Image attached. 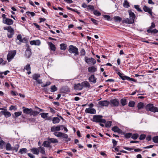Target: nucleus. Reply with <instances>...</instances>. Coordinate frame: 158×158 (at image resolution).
I'll use <instances>...</instances> for the list:
<instances>
[{
	"mask_svg": "<svg viewBox=\"0 0 158 158\" xmlns=\"http://www.w3.org/2000/svg\"><path fill=\"white\" fill-rule=\"evenodd\" d=\"M22 108L23 109V113L26 114H31L32 109L26 108L24 106H23Z\"/></svg>",
	"mask_w": 158,
	"mask_h": 158,
	"instance_id": "nucleus-17",
	"label": "nucleus"
},
{
	"mask_svg": "<svg viewBox=\"0 0 158 158\" xmlns=\"http://www.w3.org/2000/svg\"><path fill=\"white\" fill-rule=\"evenodd\" d=\"M132 134L131 133H126L125 135V137L127 138H129L132 136Z\"/></svg>",
	"mask_w": 158,
	"mask_h": 158,
	"instance_id": "nucleus-50",
	"label": "nucleus"
},
{
	"mask_svg": "<svg viewBox=\"0 0 158 158\" xmlns=\"http://www.w3.org/2000/svg\"><path fill=\"white\" fill-rule=\"evenodd\" d=\"M146 110L150 111L154 113L158 112V108L155 107L152 104H148L146 107Z\"/></svg>",
	"mask_w": 158,
	"mask_h": 158,
	"instance_id": "nucleus-3",
	"label": "nucleus"
},
{
	"mask_svg": "<svg viewBox=\"0 0 158 158\" xmlns=\"http://www.w3.org/2000/svg\"><path fill=\"white\" fill-rule=\"evenodd\" d=\"M1 113L4 115L6 117L8 118L10 117L11 116V114L8 111H2Z\"/></svg>",
	"mask_w": 158,
	"mask_h": 158,
	"instance_id": "nucleus-31",
	"label": "nucleus"
},
{
	"mask_svg": "<svg viewBox=\"0 0 158 158\" xmlns=\"http://www.w3.org/2000/svg\"><path fill=\"white\" fill-rule=\"evenodd\" d=\"M37 109L36 111L33 110L32 109V111L31 113V115L36 116L40 112L42 111L43 110L38 107H36Z\"/></svg>",
	"mask_w": 158,
	"mask_h": 158,
	"instance_id": "nucleus-11",
	"label": "nucleus"
},
{
	"mask_svg": "<svg viewBox=\"0 0 158 158\" xmlns=\"http://www.w3.org/2000/svg\"><path fill=\"white\" fill-rule=\"evenodd\" d=\"M57 88L55 85L51 86V91L53 92L57 90Z\"/></svg>",
	"mask_w": 158,
	"mask_h": 158,
	"instance_id": "nucleus-41",
	"label": "nucleus"
},
{
	"mask_svg": "<svg viewBox=\"0 0 158 158\" xmlns=\"http://www.w3.org/2000/svg\"><path fill=\"white\" fill-rule=\"evenodd\" d=\"M123 5L124 7L127 8H128L130 6L129 3L126 0L124 1Z\"/></svg>",
	"mask_w": 158,
	"mask_h": 158,
	"instance_id": "nucleus-33",
	"label": "nucleus"
},
{
	"mask_svg": "<svg viewBox=\"0 0 158 158\" xmlns=\"http://www.w3.org/2000/svg\"><path fill=\"white\" fill-rule=\"evenodd\" d=\"M110 102L113 106H118L119 104V102L118 99H112L110 100Z\"/></svg>",
	"mask_w": 158,
	"mask_h": 158,
	"instance_id": "nucleus-15",
	"label": "nucleus"
},
{
	"mask_svg": "<svg viewBox=\"0 0 158 158\" xmlns=\"http://www.w3.org/2000/svg\"><path fill=\"white\" fill-rule=\"evenodd\" d=\"M16 50H11L9 51L7 56V59L8 62H10L13 59L16 54Z\"/></svg>",
	"mask_w": 158,
	"mask_h": 158,
	"instance_id": "nucleus-5",
	"label": "nucleus"
},
{
	"mask_svg": "<svg viewBox=\"0 0 158 158\" xmlns=\"http://www.w3.org/2000/svg\"><path fill=\"white\" fill-rule=\"evenodd\" d=\"M85 61L88 64H90L92 63L93 64H95L96 63V61L95 59L91 57L88 58L87 56H85Z\"/></svg>",
	"mask_w": 158,
	"mask_h": 158,
	"instance_id": "nucleus-8",
	"label": "nucleus"
},
{
	"mask_svg": "<svg viewBox=\"0 0 158 158\" xmlns=\"http://www.w3.org/2000/svg\"><path fill=\"white\" fill-rule=\"evenodd\" d=\"M31 54V50L29 47H28L25 52V56L27 58H29Z\"/></svg>",
	"mask_w": 158,
	"mask_h": 158,
	"instance_id": "nucleus-13",
	"label": "nucleus"
},
{
	"mask_svg": "<svg viewBox=\"0 0 158 158\" xmlns=\"http://www.w3.org/2000/svg\"><path fill=\"white\" fill-rule=\"evenodd\" d=\"M48 141H49L50 143H56L58 142V140L56 139L50 138L48 137Z\"/></svg>",
	"mask_w": 158,
	"mask_h": 158,
	"instance_id": "nucleus-25",
	"label": "nucleus"
},
{
	"mask_svg": "<svg viewBox=\"0 0 158 158\" xmlns=\"http://www.w3.org/2000/svg\"><path fill=\"white\" fill-rule=\"evenodd\" d=\"M121 102L122 105L123 106H125L127 104L126 100L125 99H122L121 100Z\"/></svg>",
	"mask_w": 158,
	"mask_h": 158,
	"instance_id": "nucleus-48",
	"label": "nucleus"
},
{
	"mask_svg": "<svg viewBox=\"0 0 158 158\" xmlns=\"http://www.w3.org/2000/svg\"><path fill=\"white\" fill-rule=\"evenodd\" d=\"M103 16L104 17V18L106 19L107 20H110V16L106 15H103Z\"/></svg>",
	"mask_w": 158,
	"mask_h": 158,
	"instance_id": "nucleus-55",
	"label": "nucleus"
},
{
	"mask_svg": "<svg viewBox=\"0 0 158 158\" xmlns=\"http://www.w3.org/2000/svg\"><path fill=\"white\" fill-rule=\"evenodd\" d=\"M22 112H17L15 113V117H14V118H15V117H17L20 115H21L22 114Z\"/></svg>",
	"mask_w": 158,
	"mask_h": 158,
	"instance_id": "nucleus-42",
	"label": "nucleus"
},
{
	"mask_svg": "<svg viewBox=\"0 0 158 158\" xmlns=\"http://www.w3.org/2000/svg\"><path fill=\"white\" fill-rule=\"evenodd\" d=\"M39 152L44 155H45V149L42 146H40L38 148Z\"/></svg>",
	"mask_w": 158,
	"mask_h": 158,
	"instance_id": "nucleus-24",
	"label": "nucleus"
},
{
	"mask_svg": "<svg viewBox=\"0 0 158 158\" xmlns=\"http://www.w3.org/2000/svg\"><path fill=\"white\" fill-rule=\"evenodd\" d=\"M30 65L29 64H27L26 66L24 67V69H26L27 71L31 70Z\"/></svg>",
	"mask_w": 158,
	"mask_h": 158,
	"instance_id": "nucleus-49",
	"label": "nucleus"
},
{
	"mask_svg": "<svg viewBox=\"0 0 158 158\" xmlns=\"http://www.w3.org/2000/svg\"><path fill=\"white\" fill-rule=\"evenodd\" d=\"M51 83L50 81L47 82L45 84H44L41 85L42 87H45L51 84Z\"/></svg>",
	"mask_w": 158,
	"mask_h": 158,
	"instance_id": "nucleus-53",
	"label": "nucleus"
},
{
	"mask_svg": "<svg viewBox=\"0 0 158 158\" xmlns=\"http://www.w3.org/2000/svg\"><path fill=\"white\" fill-rule=\"evenodd\" d=\"M130 18L124 19L122 21L123 23H125L128 24L133 23L135 18V14L131 10H128Z\"/></svg>",
	"mask_w": 158,
	"mask_h": 158,
	"instance_id": "nucleus-1",
	"label": "nucleus"
},
{
	"mask_svg": "<svg viewBox=\"0 0 158 158\" xmlns=\"http://www.w3.org/2000/svg\"><path fill=\"white\" fill-rule=\"evenodd\" d=\"M69 51L71 53L74 54L75 56H78L79 54L78 48L73 45L69 46Z\"/></svg>",
	"mask_w": 158,
	"mask_h": 158,
	"instance_id": "nucleus-4",
	"label": "nucleus"
},
{
	"mask_svg": "<svg viewBox=\"0 0 158 158\" xmlns=\"http://www.w3.org/2000/svg\"><path fill=\"white\" fill-rule=\"evenodd\" d=\"M137 107L139 110L141 109L143 107V103L140 102L138 103Z\"/></svg>",
	"mask_w": 158,
	"mask_h": 158,
	"instance_id": "nucleus-36",
	"label": "nucleus"
},
{
	"mask_svg": "<svg viewBox=\"0 0 158 158\" xmlns=\"http://www.w3.org/2000/svg\"><path fill=\"white\" fill-rule=\"evenodd\" d=\"M102 116L101 115H95L93 116V121L96 123H105L106 120L102 118Z\"/></svg>",
	"mask_w": 158,
	"mask_h": 158,
	"instance_id": "nucleus-2",
	"label": "nucleus"
},
{
	"mask_svg": "<svg viewBox=\"0 0 158 158\" xmlns=\"http://www.w3.org/2000/svg\"><path fill=\"white\" fill-rule=\"evenodd\" d=\"M53 134L58 137H61L64 139H67L68 137L67 134L61 132H55L53 133Z\"/></svg>",
	"mask_w": 158,
	"mask_h": 158,
	"instance_id": "nucleus-7",
	"label": "nucleus"
},
{
	"mask_svg": "<svg viewBox=\"0 0 158 158\" xmlns=\"http://www.w3.org/2000/svg\"><path fill=\"white\" fill-rule=\"evenodd\" d=\"M106 124H105V127H110L111 126V124L112 123V122L111 121H108L107 122H106Z\"/></svg>",
	"mask_w": 158,
	"mask_h": 158,
	"instance_id": "nucleus-38",
	"label": "nucleus"
},
{
	"mask_svg": "<svg viewBox=\"0 0 158 158\" xmlns=\"http://www.w3.org/2000/svg\"><path fill=\"white\" fill-rule=\"evenodd\" d=\"M114 19L117 22L119 21L120 22L122 20V19L121 18L117 16H115L114 17Z\"/></svg>",
	"mask_w": 158,
	"mask_h": 158,
	"instance_id": "nucleus-45",
	"label": "nucleus"
},
{
	"mask_svg": "<svg viewBox=\"0 0 158 158\" xmlns=\"http://www.w3.org/2000/svg\"><path fill=\"white\" fill-rule=\"evenodd\" d=\"M155 25L154 23H152L151 24V26L150 27V29L154 28L155 27Z\"/></svg>",
	"mask_w": 158,
	"mask_h": 158,
	"instance_id": "nucleus-64",
	"label": "nucleus"
},
{
	"mask_svg": "<svg viewBox=\"0 0 158 158\" xmlns=\"http://www.w3.org/2000/svg\"><path fill=\"white\" fill-rule=\"evenodd\" d=\"M12 28L10 26L8 27H4L3 28V29L5 30H7L8 31L10 30V28Z\"/></svg>",
	"mask_w": 158,
	"mask_h": 158,
	"instance_id": "nucleus-62",
	"label": "nucleus"
},
{
	"mask_svg": "<svg viewBox=\"0 0 158 158\" xmlns=\"http://www.w3.org/2000/svg\"><path fill=\"white\" fill-rule=\"evenodd\" d=\"M117 74L119 75L120 77L123 80H126L129 81H132L134 82H136V81L133 78H132L127 76H124L123 74L121 73L120 72H118Z\"/></svg>",
	"mask_w": 158,
	"mask_h": 158,
	"instance_id": "nucleus-6",
	"label": "nucleus"
},
{
	"mask_svg": "<svg viewBox=\"0 0 158 158\" xmlns=\"http://www.w3.org/2000/svg\"><path fill=\"white\" fill-rule=\"evenodd\" d=\"M109 103V102L107 101H100L98 102L99 104L102 106H107Z\"/></svg>",
	"mask_w": 158,
	"mask_h": 158,
	"instance_id": "nucleus-22",
	"label": "nucleus"
},
{
	"mask_svg": "<svg viewBox=\"0 0 158 158\" xmlns=\"http://www.w3.org/2000/svg\"><path fill=\"white\" fill-rule=\"evenodd\" d=\"M48 113H42L40 114L41 117L44 118H46L48 117Z\"/></svg>",
	"mask_w": 158,
	"mask_h": 158,
	"instance_id": "nucleus-34",
	"label": "nucleus"
},
{
	"mask_svg": "<svg viewBox=\"0 0 158 158\" xmlns=\"http://www.w3.org/2000/svg\"><path fill=\"white\" fill-rule=\"evenodd\" d=\"M60 49L65 50L66 48V46L64 44H61L60 45Z\"/></svg>",
	"mask_w": 158,
	"mask_h": 158,
	"instance_id": "nucleus-37",
	"label": "nucleus"
},
{
	"mask_svg": "<svg viewBox=\"0 0 158 158\" xmlns=\"http://www.w3.org/2000/svg\"><path fill=\"white\" fill-rule=\"evenodd\" d=\"M40 43V41L39 40H33L30 42V44L31 45H39Z\"/></svg>",
	"mask_w": 158,
	"mask_h": 158,
	"instance_id": "nucleus-21",
	"label": "nucleus"
},
{
	"mask_svg": "<svg viewBox=\"0 0 158 158\" xmlns=\"http://www.w3.org/2000/svg\"><path fill=\"white\" fill-rule=\"evenodd\" d=\"M6 148L7 151H13L14 148L12 147L11 144L10 143H7L6 145Z\"/></svg>",
	"mask_w": 158,
	"mask_h": 158,
	"instance_id": "nucleus-29",
	"label": "nucleus"
},
{
	"mask_svg": "<svg viewBox=\"0 0 158 158\" xmlns=\"http://www.w3.org/2000/svg\"><path fill=\"white\" fill-rule=\"evenodd\" d=\"M31 152L32 153L35 155H38L39 154L38 148H33L31 149Z\"/></svg>",
	"mask_w": 158,
	"mask_h": 158,
	"instance_id": "nucleus-28",
	"label": "nucleus"
},
{
	"mask_svg": "<svg viewBox=\"0 0 158 158\" xmlns=\"http://www.w3.org/2000/svg\"><path fill=\"white\" fill-rule=\"evenodd\" d=\"M60 119L57 117H54L52 119V123L54 124L58 123L60 121Z\"/></svg>",
	"mask_w": 158,
	"mask_h": 158,
	"instance_id": "nucleus-32",
	"label": "nucleus"
},
{
	"mask_svg": "<svg viewBox=\"0 0 158 158\" xmlns=\"http://www.w3.org/2000/svg\"><path fill=\"white\" fill-rule=\"evenodd\" d=\"M112 143H113V147H115L117 144V142L115 139H113Z\"/></svg>",
	"mask_w": 158,
	"mask_h": 158,
	"instance_id": "nucleus-56",
	"label": "nucleus"
},
{
	"mask_svg": "<svg viewBox=\"0 0 158 158\" xmlns=\"http://www.w3.org/2000/svg\"><path fill=\"white\" fill-rule=\"evenodd\" d=\"M83 88L82 84L80 83L77 84H75L74 85V89L76 90H81Z\"/></svg>",
	"mask_w": 158,
	"mask_h": 158,
	"instance_id": "nucleus-14",
	"label": "nucleus"
},
{
	"mask_svg": "<svg viewBox=\"0 0 158 158\" xmlns=\"http://www.w3.org/2000/svg\"><path fill=\"white\" fill-rule=\"evenodd\" d=\"M5 143V142H4L2 139L1 137H0V145H2Z\"/></svg>",
	"mask_w": 158,
	"mask_h": 158,
	"instance_id": "nucleus-60",
	"label": "nucleus"
},
{
	"mask_svg": "<svg viewBox=\"0 0 158 158\" xmlns=\"http://www.w3.org/2000/svg\"><path fill=\"white\" fill-rule=\"evenodd\" d=\"M139 135L137 133L133 134L132 135L131 137L134 139H136L138 137Z\"/></svg>",
	"mask_w": 158,
	"mask_h": 158,
	"instance_id": "nucleus-39",
	"label": "nucleus"
},
{
	"mask_svg": "<svg viewBox=\"0 0 158 158\" xmlns=\"http://www.w3.org/2000/svg\"><path fill=\"white\" fill-rule=\"evenodd\" d=\"M80 56H84L85 55V50L83 48H81V49L80 52Z\"/></svg>",
	"mask_w": 158,
	"mask_h": 158,
	"instance_id": "nucleus-44",
	"label": "nucleus"
},
{
	"mask_svg": "<svg viewBox=\"0 0 158 158\" xmlns=\"http://www.w3.org/2000/svg\"><path fill=\"white\" fill-rule=\"evenodd\" d=\"M40 75L39 74H35L33 76V78L34 80L37 81L40 77Z\"/></svg>",
	"mask_w": 158,
	"mask_h": 158,
	"instance_id": "nucleus-35",
	"label": "nucleus"
},
{
	"mask_svg": "<svg viewBox=\"0 0 158 158\" xmlns=\"http://www.w3.org/2000/svg\"><path fill=\"white\" fill-rule=\"evenodd\" d=\"M14 21L11 19L6 18V19H3V23L8 25H10L13 23Z\"/></svg>",
	"mask_w": 158,
	"mask_h": 158,
	"instance_id": "nucleus-10",
	"label": "nucleus"
},
{
	"mask_svg": "<svg viewBox=\"0 0 158 158\" xmlns=\"http://www.w3.org/2000/svg\"><path fill=\"white\" fill-rule=\"evenodd\" d=\"M81 84H82V86H84L85 87H88V88H89L90 86V85L89 83L87 81H84L82 82L81 83Z\"/></svg>",
	"mask_w": 158,
	"mask_h": 158,
	"instance_id": "nucleus-30",
	"label": "nucleus"
},
{
	"mask_svg": "<svg viewBox=\"0 0 158 158\" xmlns=\"http://www.w3.org/2000/svg\"><path fill=\"white\" fill-rule=\"evenodd\" d=\"M27 155L31 158H35V156L31 153H28L27 154Z\"/></svg>",
	"mask_w": 158,
	"mask_h": 158,
	"instance_id": "nucleus-63",
	"label": "nucleus"
},
{
	"mask_svg": "<svg viewBox=\"0 0 158 158\" xmlns=\"http://www.w3.org/2000/svg\"><path fill=\"white\" fill-rule=\"evenodd\" d=\"M143 9L145 12L148 13L151 15H152V10L151 8L145 5L143 6Z\"/></svg>",
	"mask_w": 158,
	"mask_h": 158,
	"instance_id": "nucleus-16",
	"label": "nucleus"
},
{
	"mask_svg": "<svg viewBox=\"0 0 158 158\" xmlns=\"http://www.w3.org/2000/svg\"><path fill=\"white\" fill-rule=\"evenodd\" d=\"M27 15H28L29 14H30L32 16H34L35 15V14L33 12H27Z\"/></svg>",
	"mask_w": 158,
	"mask_h": 158,
	"instance_id": "nucleus-59",
	"label": "nucleus"
},
{
	"mask_svg": "<svg viewBox=\"0 0 158 158\" xmlns=\"http://www.w3.org/2000/svg\"><path fill=\"white\" fill-rule=\"evenodd\" d=\"M111 130L115 132H118L121 133L122 132V130L120 129L117 126H115L113 127Z\"/></svg>",
	"mask_w": 158,
	"mask_h": 158,
	"instance_id": "nucleus-23",
	"label": "nucleus"
},
{
	"mask_svg": "<svg viewBox=\"0 0 158 158\" xmlns=\"http://www.w3.org/2000/svg\"><path fill=\"white\" fill-rule=\"evenodd\" d=\"M94 14L96 16H99L101 15V13L97 10H94Z\"/></svg>",
	"mask_w": 158,
	"mask_h": 158,
	"instance_id": "nucleus-43",
	"label": "nucleus"
},
{
	"mask_svg": "<svg viewBox=\"0 0 158 158\" xmlns=\"http://www.w3.org/2000/svg\"><path fill=\"white\" fill-rule=\"evenodd\" d=\"M87 9L93 10H94V7L93 6L89 5L87 6Z\"/></svg>",
	"mask_w": 158,
	"mask_h": 158,
	"instance_id": "nucleus-51",
	"label": "nucleus"
},
{
	"mask_svg": "<svg viewBox=\"0 0 158 158\" xmlns=\"http://www.w3.org/2000/svg\"><path fill=\"white\" fill-rule=\"evenodd\" d=\"M88 71L90 73H94L97 71V68L93 66L88 67Z\"/></svg>",
	"mask_w": 158,
	"mask_h": 158,
	"instance_id": "nucleus-26",
	"label": "nucleus"
},
{
	"mask_svg": "<svg viewBox=\"0 0 158 158\" xmlns=\"http://www.w3.org/2000/svg\"><path fill=\"white\" fill-rule=\"evenodd\" d=\"M14 30L12 28L9 30L7 34V36L9 38H10L12 37L14 34Z\"/></svg>",
	"mask_w": 158,
	"mask_h": 158,
	"instance_id": "nucleus-19",
	"label": "nucleus"
},
{
	"mask_svg": "<svg viewBox=\"0 0 158 158\" xmlns=\"http://www.w3.org/2000/svg\"><path fill=\"white\" fill-rule=\"evenodd\" d=\"M63 126V125H58L57 126H53L51 127V131L52 132H56V131H59L61 130V127Z\"/></svg>",
	"mask_w": 158,
	"mask_h": 158,
	"instance_id": "nucleus-9",
	"label": "nucleus"
},
{
	"mask_svg": "<svg viewBox=\"0 0 158 158\" xmlns=\"http://www.w3.org/2000/svg\"><path fill=\"white\" fill-rule=\"evenodd\" d=\"M135 102L133 101H130L129 103L128 106H129L131 107H133L134 106Z\"/></svg>",
	"mask_w": 158,
	"mask_h": 158,
	"instance_id": "nucleus-47",
	"label": "nucleus"
},
{
	"mask_svg": "<svg viewBox=\"0 0 158 158\" xmlns=\"http://www.w3.org/2000/svg\"><path fill=\"white\" fill-rule=\"evenodd\" d=\"M27 152V149L26 148H22L20 149L19 152H20L21 154L23 153H26Z\"/></svg>",
	"mask_w": 158,
	"mask_h": 158,
	"instance_id": "nucleus-40",
	"label": "nucleus"
},
{
	"mask_svg": "<svg viewBox=\"0 0 158 158\" xmlns=\"http://www.w3.org/2000/svg\"><path fill=\"white\" fill-rule=\"evenodd\" d=\"M50 143L49 141H44L43 143L42 144V145L45 147H46V148L51 147V146H50Z\"/></svg>",
	"mask_w": 158,
	"mask_h": 158,
	"instance_id": "nucleus-27",
	"label": "nucleus"
},
{
	"mask_svg": "<svg viewBox=\"0 0 158 158\" xmlns=\"http://www.w3.org/2000/svg\"><path fill=\"white\" fill-rule=\"evenodd\" d=\"M96 78L95 77L94 75H92L89 78V82L95 83L96 82Z\"/></svg>",
	"mask_w": 158,
	"mask_h": 158,
	"instance_id": "nucleus-20",
	"label": "nucleus"
},
{
	"mask_svg": "<svg viewBox=\"0 0 158 158\" xmlns=\"http://www.w3.org/2000/svg\"><path fill=\"white\" fill-rule=\"evenodd\" d=\"M48 44L50 50L53 52L55 51L56 49L55 46L51 42H48Z\"/></svg>",
	"mask_w": 158,
	"mask_h": 158,
	"instance_id": "nucleus-18",
	"label": "nucleus"
},
{
	"mask_svg": "<svg viewBox=\"0 0 158 158\" xmlns=\"http://www.w3.org/2000/svg\"><path fill=\"white\" fill-rule=\"evenodd\" d=\"M19 148V146L18 145H16L15 146V147L14 148V150H15L16 152H17L18 151V149Z\"/></svg>",
	"mask_w": 158,
	"mask_h": 158,
	"instance_id": "nucleus-58",
	"label": "nucleus"
},
{
	"mask_svg": "<svg viewBox=\"0 0 158 158\" xmlns=\"http://www.w3.org/2000/svg\"><path fill=\"white\" fill-rule=\"evenodd\" d=\"M146 137V135L144 134H142L140 135V136L139 138V139L141 140H143Z\"/></svg>",
	"mask_w": 158,
	"mask_h": 158,
	"instance_id": "nucleus-54",
	"label": "nucleus"
},
{
	"mask_svg": "<svg viewBox=\"0 0 158 158\" xmlns=\"http://www.w3.org/2000/svg\"><path fill=\"white\" fill-rule=\"evenodd\" d=\"M135 8L138 11L142 12V10L139 7V6L138 5H135Z\"/></svg>",
	"mask_w": 158,
	"mask_h": 158,
	"instance_id": "nucleus-52",
	"label": "nucleus"
},
{
	"mask_svg": "<svg viewBox=\"0 0 158 158\" xmlns=\"http://www.w3.org/2000/svg\"><path fill=\"white\" fill-rule=\"evenodd\" d=\"M22 38V36L20 35H18L17 37V39L19 40L20 41H21Z\"/></svg>",
	"mask_w": 158,
	"mask_h": 158,
	"instance_id": "nucleus-61",
	"label": "nucleus"
},
{
	"mask_svg": "<svg viewBox=\"0 0 158 158\" xmlns=\"http://www.w3.org/2000/svg\"><path fill=\"white\" fill-rule=\"evenodd\" d=\"M91 20L95 25H97V21L95 19L93 18H91L90 19Z\"/></svg>",
	"mask_w": 158,
	"mask_h": 158,
	"instance_id": "nucleus-57",
	"label": "nucleus"
},
{
	"mask_svg": "<svg viewBox=\"0 0 158 158\" xmlns=\"http://www.w3.org/2000/svg\"><path fill=\"white\" fill-rule=\"evenodd\" d=\"M85 112L86 113H89L91 114H96V110L94 108H89L86 109Z\"/></svg>",
	"mask_w": 158,
	"mask_h": 158,
	"instance_id": "nucleus-12",
	"label": "nucleus"
},
{
	"mask_svg": "<svg viewBox=\"0 0 158 158\" xmlns=\"http://www.w3.org/2000/svg\"><path fill=\"white\" fill-rule=\"evenodd\" d=\"M153 141L156 143H158V136L154 137L152 138Z\"/></svg>",
	"mask_w": 158,
	"mask_h": 158,
	"instance_id": "nucleus-46",
	"label": "nucleus"
}]
</instances>
